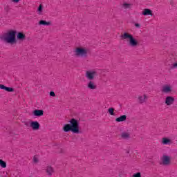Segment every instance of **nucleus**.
Wrapping results in <instances>:
<instances>
[{
    "label": "nucleus",
    "mask_w": 177,
    "mask_h": 177,
    "mask_svg": "<svg viewBox=\"0 0 177 177\" xmlns=\"http://www.w3.org/2000/svg\"><path fill=\"white\" fill-rule=\"evenodd\" d=\"M68 124H64V132H73V133H80V123L78 120L72 118L68 121Z\"/></svg>",
    "instance_id": "nucleus-1"
},
{
    "label": "nucleus",
    "mask_w": 177,
    "mask_h": 177,
    "mask_svg": "<svg viewBox=\"0 0 177 177\" xmlns=\"http://www.w3.org/2000/svg\"><path fill=\"white\" fill-rule=\"evenodd\" d=\"M16 34L17 31L15 30H8L4 35L1 36V39L6 41L7 44L15 45L17 41L16 40Z\"/></svg>",
    "instance_id": "nucleus-2"
},
{
    "label": "nucleus",
    "mask_w": 177,
    "mask_h": 177,
    "mask_svg": "<svg viewBox=\"0 0 177 177\" xmlns=\"http://www.w3.org/2000/svg\"><path fill=\"white\" fill-rule=\"evenodd\" d=\"M122 39H126L127 42H129V46H131L132 48H136V46L138 45V40L133 37V36L128 32H124L121 36Z\"/></svg>",
    "instance_id": "nucleus-3"
},
{
    "label": "nucleus",
    "mask_w": 177,
    "mask_h": 177,
    "mask_svg": "<svg viewBox=\"0 0 177 177\" xmlns=\"http://www.w3.org/2000/svg\"><path fill=\"white\" fill-rule=\"evenodd\" d=\"M74 55L77 57H85L88 55V50L81 47L76 48L74 50Z\"/></svg>",
    "instance_id": "nucleus-4"
},
{
    "label": "nucleus",
    "mask_w": 177,
    "mask_h": 177,
    "mask_svg": "<svg viewBox=\"0 0 177 177\" xmlns=\"http://www.w3.org/2000/svg\"><path fill=\"white\" fill-rule=\"evenodd\" d=\"M96 75H97L96 71H87L86 72V77L88 80H93Z\"/></svg>",
    "instance_id": "nucleus-5"
},
{
    "label": "nucleus",
    "mask_w": 177,
    "mask_h": 177,
    "mask_svg": "<svg viewBox=\"0 0 177 177\" xmlns=\"http://www.w3.org/2000/svg\"><path fill=\"white\" fill-rule=\"evenodd\" d=\"M162 92L163 93H171L172 92V86L169 84H165L162 87Z\"/></svg>",
    "instance_id": "nucleus-6"
},
{
    "label": "nucleus",
    "mask_w": 177,
    "mask_h": 177,
    "mask_svg": "<svg viewBox=\"0 0 177 177\" xmlns=\"http://www.w3.org/2000/svg\"><path fill=\"white\" fill-rule=\"evenodd\" d=\"M161 161L162 163L163 164V165H168V164H169L170 161H171V158H169V156L164 155L162 158H161Z\"/></svg>",
    "instance_id": "nucleus-7"
},
{
    "label": "nucleus",
    "mask_w": 177,
    "mask_h": 177,
    "mask_svg": "<svg viewBox=\"0 0 177 177\" xmlns=\"http://www.w3.org/2000/svg\"><path fill=\"white\" fill-rule=\"evenodd\" d=\"M30 125L33 131H38L39 129V123L37 121L30 122Z\"/></svg>",
    "instance_id": "nucleus-8"
},
{
    "label": "nucleus",
    "mask_w": 177,
    "mask_h": 177,
    "mask_svg": "<svg viewBox=\"0 0 177 177\" xmlns=\"http://www.w3.org/2000/svg\"><path fill=\"white\" fill-rule=\"evenodd\" d=\"M142 15L143 16H153V11L149 8H145L142 10Z\"/></svg>",
    "instance_id": "nucleus-9"
},
{
    "label": "nucleus",
    "mask_w": 177,
    "mask_h": 177,
    "mask_svg": "<svg viewBox=\"0 0 177 177\" xmlns=\"http://www.w3.org/2000/svg\"><path fill=\"white\" fill-rule=\"evenodd\" d=\"M32 114L35 117H41L44 115V111L36 109L33 111Z\"/></svg>",
    "instance_id": "nucleus-10"
},
{
    "label": "nucleus",
    "mask_w": 177,
    "mask_h": 177,
    "mask_svg": "<svg viewBox=\"0 0 177 177\" xmlns=\"http://www.w3.org/2000/svg\"><path fill=\"white\" fill-rule=\"evenodd\" d=\"M174 100L175 99L174 98V97L169 96L166 97L165 103L167 106H171V104L174 103Z\"/></svg>",
    "instance_id": "nucleus-11"
},
{
    "label": "nucleus",
    "mask_w": 177,
    "mask_h": 177,
    "mask_svg": "<svg viewBox=\"0 0 177 177\" xmlns=\"http://www.w3.org/2000/svg\"><path fill=\"white\" fill-rule=\"evenodd\" d=\"M37 12L39 16H42L44 15V6L42 4L39 5Z\"/></svg>",
    "instance_id": "nucleus-12"
},
{
    "label": "nucleus",
    "mask_w": 177,
    "mask_h": 177,
    "mask_svg": "<svg viewBox=\"0 0 177 177\" xmlns=\"http://www.w3.org/2000/svg\"><path fill=\"white\" fill-rule=\"evenodd\" d=\"M0 89L3 91H6V92H13V88L12 87H6L3 84H0Z\"/></svg>",
    "instance_id": "nucleus-13"
},
{
    "label": "nucleus",
    "mask_w": 177,
    "mask_h": 177,
    "mask_svg": "<svg viewBox=\"0 0 177 177\" xmlns=\"http://www.w3.org/2000/svg\"><path fill=\"white\" fill-rule=\"evenodd\" d=\"M127 120V115H123L115 119L116 122H122Z\"/></svg>",
    "instance_id": "nucleus-14"
},
{
    "label": "nucleus",
    "mask_w": 177,
    "mask_h": 177,
    "mask_svg": "<svg viewBox=\"0 0 177 177\" xmlns=\"http://www.w3.org/2000/svg\"><path fill=\"white\" fill-rule=\"evenodd\" d=\"M172 141L169 138H164L162 139V145H171Z\"/></svg>",
    "instance_id": "nucleus-15"
},
{
    "label": "nucleus",
    "mask_w": 177,
    "mask_h": 177,
    "mask_svg": "<svg viewBox=\"0 0 177 177\" xmlns=\"http://www.w3.org/2000/svg\"><path fill=\"white\" fill-rule=\"evenodd\" d=\"M87 86H88V89H96V84H95V82H93L92 81H90L88 83Z\"/></svg>",
    "instance_id": "nucleus-16"
},
{
    "label": "nucleus",
    "mask_w": 177,
    "mask_h": 177,
    "mask_svg": "<svg viewBox=\"0 0 177 177\" xmlns=\"http://www.w3.org/2000/svg\"><path fill=\"white\" fill-rule=\"evenodd\" d=\"M26 38V35L23 32H18L17 35V39L23 41Z\"/></svg>",
    "instance_id": "nucleus-17"
},
{
    "label": "nucleus",
    "mask_w": 177,
    "mask_h": 177,
    "mask_svg": "<svg viewBox=\"0 0 177 177\" xmlns=\"http://www.w3.org/2000/svg\"><path fill=\"white\" fill-rule=\"evenodd\" d=\"M39 26H50V22L45 20H41L39 21Z\"/></svg>",
    "instance_id": "nucleus-18"
},
{
    "label": "nucleus",
    "mask_w": 177,
    "mask_h": 177,
    "mask_svg": "<svg viewBox=\"0 0 177 177\" xmlns=\"http://www.w3.org/2000/svg\"><path fill=\"white\" fill-rule=\"evenodd\" d=\"M146 99H147V96L146 95H143L138 97V100L140 103H144V102H146Z\"/></svg>",
    "instance_id": "nucleus-19"
},
{
    "label": "nucleus",
    "mask_w": 177,
    "mask_h": 177,
    "mask_svg": "<svg viewBox=\"0 0 177 177\" xmlns=\"http://www.w3.org/2000/svg\"><path fill=\"white\" fill-rule=\"evenodd\" d=\"M123 9H131L132 8V3H124L122 4Z\"/></svg>",
    "instance_id": "nucleus-20"
},
{
    "label": "nucleus",
    "mask_w": 177,
    "mask_h": 177,
    "mask_svg": "<svg viewBox=\"0 0 177 177\" xmlns=\"http://www.w3.org/2000/svg\"><path fill=\"white\" fill-rule=\"evenodd\" d=\"M46 172L48 174V175H51L53 174V168H52L50 166H48L46 169Z\"/></svg>",
    "instance_id": "nucleus-21"
},
{
    "label": "nucleus",
    "mask_w": 177,
    "mask_h": 177,
    "mask_svg": "<svg viewBox=\"0 0 177 177\" xmlns=\"http://www.w3.org/2000/svg\"><path fill=\"white\" fill-rule=\"evenodd\" d=\"M0 167H1V168H6V162L3 161L2 159H0Z\"/></svg>",
    "instance_id": "nucleus-22"
},
{
    "label": "nucleus",
    "mask_w": 177,
    "mask_h": 177,
    "mask_svg": "<svg viewBox=\"0 0 177 177\" xmlns=\"http://www.w3.org/2000/svg\"><path fill=\"white\" fill-rule=\"evenodd\" d=\"M122 138H123V139H128V138H129V133H122Z\"/></svg>",
    "instance_id": "nucleus-23"
},
{
    "label": "nucleus",
    "mask_w": 177,
    "mask_h": 177,
    "mask_svg": "<svg viewBox=\"0 0 177 177\" xmlns=\"http://www.w3.org/2000/svg\"><path fill=\"white\" fill-rule=\"evenodd\" d=\"M108 111L111 115H114V109L109 108Z\"/></svg>",
    "instance_id": "nucleus-24"
},
{
    "label": "nucleus",
    "mask_w": 177,
    "mask_h": 177,
    "mask_svg": "<svg viewBox=\"0 0 177 177\" xmlns=\"http://www.w3.org/2000/svg\"><path fill=\"white\" fill-rule=\"evenodd\" d=\"M132 177H142V175L140 174V173L138 172L134 174Z\"/></svg>",
    "instance_id": "nucleus-25"
},
{
    "label": "nucleus",
    "mask_w": 177,
    "mask_h": 177,
    "mask_svg": "<svg viewBox=\"0 0 177 177\" xmlns=\"http://www.w3.org/2000/svg\"><path fill=\"white\" fill-rule=\"evenodd\" d=\"M33 161L34 162H38V156H35L33 157Z\"/></svg>",
    "instance_id": "nucleus-26"
},
{
    "label": "nucleus",
    "mask_w": 177,
    "mask_h": 177,
    "mask_svg": "<svg viewBox=\"0 0 177 177\" xmlns=\"http://www.w3.org/2000/svg\"><path fill=\"white\" fill-rule=\"evenodd\" d=\"M50 96H52L53 97H55L56 96V94L53 91L50 92Z\"/></svg>",
    "instance_id": "nucleus-27"
},
{
    "label": "nucleus",
    "mask_w": 177,
    "mask_h": 177,
    "mask_svg": "<svg viewBox=\"0 0 177 177\" xmlns=\"http://www.w3.org/2000/svg\"><path fill=\"white\" fill-rule=\"evenodd\" d=\"M12 2H13L14 3H19V2H20V0H11Z\"/></svg>",
    "instance_id": "nucleus-28"
},
{
    "label": "nucleus",
    "mask_w": 177,
    "mask_h": 177,
    "mask_svg": "<svg viewBox=\"0 0 177 177\" xmlns=\"http://www.w3.org/2000/svg\"><path fill=\"white\" fill-rule=\"evenodd\" d=\"M173 67L175 68H176L177 67V63H174V64H173Z\"/></svg>",
    "instance_id": "nucleus-29"
},
{
    "label": "nucleus",
    "mask_w": 177,
    "mask_h": 177,
    "mask_svg": "<svg viewBox=\"0 0 177 177\" xmlns=\"http://www.w3.org/2000/svg\"><path fill=\"white\" fill-rule=\"evenodd\" d=\"M135 26L136 27H140V25H139V24H136Z\"/></svg>",
    "instance_id": "nucleus-30"
}]
</instances>
